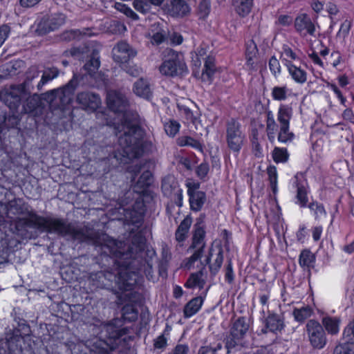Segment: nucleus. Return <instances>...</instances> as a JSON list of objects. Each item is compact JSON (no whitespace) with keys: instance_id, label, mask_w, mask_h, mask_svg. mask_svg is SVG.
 I'll list each match as a JSON object with an SVG mask.
<instances>
[{"instance_id":"de8ad7c7","label":"nucleus","mask_w":354,"mask_h":354,"mask_svg":"<svg viewBox=\"0 0 354 354\" xmlns=\"http://www.w3.org/2000/svg\"><path fill=\"white\" fill-rule=\"evenodd\" d=\"M278 130V124L275 122H266V133L270 142H274L275 134Z\"/></svg>"},{"instance_id":"37998d69","label":"nucleus","mask_w":354,"mask_h":354,"mask_svg":"<svg viewBox=\"0 0 354 354\" xmlns=\"http://www.w3.org/2000/svg\"><path fill=\"white\" fill-rule=\"evenodd\" d=\"M39 100L37 96H30L27 98L24 104V109L26 113H31L39 106Z\"/></svg>"},{"instance_id":"cd10ccee","label":"nucleus","mask_w":354,"mask_h":354,"mask_svg":"<svg viewBox=\"0 0 354 354\" xmlns=\"http://www.w3.org/2000/svg\"><path fill=\"white\" fill-rule=\"evenodd\" d=\"M292 116V109L287 104H281L277 112V121L280 125H290Z\"/></svg>"},{"instance_id":"13d9d810","label":"nucleus","mask_w":354,"mask_h":354,"mask_svg":"<svg viewBox=\"0 0 354 354\" xmlns=\"http://www.w3.org/2000/svg\"><path fill=\"white\" fill-rule=\"evenodd\" d=\"M258 49L253 40H250L246 44L245 57H257Z\"/></svg>"},{"instance_id":"6e6552de","label":"nucleus","mask_w":354,"mask_h":354,"mask_svg":"<svg viewBox=\"0 0 354 354\" xmlns=\"http://www.w3.org/2000/svg\"><path fill=\"white\" fill-rule=\"evenodd\" d=\"M306 333L311 346L315 349L323 348L327 342L323 326L315 319H310L306 324Z\"/></svg>"},{"instance_id":"bf43d9fd","label":"nucleus","mask_w":354,"mask_h":354,"mask_svg":"<svg viewBox=\"0 0 354 354\" xmlns=\"http://www.w3.org/2000/svg\"><path fill=\"white\" fill-rule=\"evenodd\" d=\"M269 67L271 72L274 76H277L281 72V66L278 59L274 57H272L269 61Z\"/></svg>"},{"instance_id":"052dcab7","label":"nucleus","mask_w":354,"mask_h":354,"mask_svg":"<svg viewBox=\"0 0 354 354\" xmlns=\"http://www.w3.org/2000/svg\"><path fill=\"white\" fill-rule=\"evenodd\" d=\"M115 8L118 10H120L122 12H124L128 17H130L131 18L133 19H138V15L134 12L130 8L127 7L124 4L122 3H116Z\"/></svg>"},{"instance_id":"9b49d317","label":"nucleus","mask_w":354,"mask_h":354,"mask_svg":"<svg viewBox=\"0 0 354 354\" xmlns=\"http://www.w3.org/2000/svg\"><path fill=\"white\" fill-rule=\"evenodd\" d=\"M161 74L166 76H178L187 73L185 64L178 59H171L165 61L159 67Z\"/></svg>"},{"instance_id":"7ed1b4c3","label":"nucleus","mask_w":354,"mask_h":354,"mask_svg":"<svg viewBox=\"0 0 354 354\" xmlns=\"http://www.w3.org/2000/svg\"><path fill=\"white\" fill-rule=\"evenodd\" d=\"M248 330L249 323L244 317H240L232 323L224 340L227 353L239 351L244 346L243 339Z\"/></svg>"},{"instance_id":"ddd939ff","label":"nucleus","mask_w":354,"mask_h":354,"mask_svg":"<svg viewBox=\"0 0 354 354\" xmlns=\"http://www.w3.org/2000/svg\"><path fill=\"white\" fill-rule=\"evenodd\" d=\"M76 101L83 109L91 111H95L101 104L100 95L89 91L79 93Z\"/></svg>"},{"instance_id":"e2e57ef3","label":"nucleus","mask_w":354,"mask_h":354,"mask_svg":"<svg viewBox=\"0 0 354 354\" xmlns=\"http://www.w3.org/2000/svg\"><path fill=\"white\" fill-rule=\"evenodd\" d=\"M209 169V167L208 163L202 162L197 167L196 172L197 176L201 179H203L207 175Z\"/></svg>"},{"instance_id":"7c9ffc66","label":"nucleus","mask_w":354,"mask_h":354,"mask_svg":"<svg viewBox=\"0 0 354 354\" xmlns=\"http://www.w3.org/2000/svg\"><path fill=\"white\" fill-rule=\"evenodd\" d=\"M176 143L179 147H191L196 150L203 151V145L197 140L189 136H182L177 138Z\"/></svg>"},{"instance_id":"774afa93","label":"nucleus","mask_w":354,"mask_h":354,"mask_svg":"<svg viewBox=\"0 0 354 354\" xmlns=\"http://www.w3.org/2000/svg\"><path fill=\"white\" fill-rule=\"evenodd\" d=\"M189 350L187 344H177L173 350V354H188Z\"/></svg>"},{"instance_id":"49530a36","label":"nucleus","mask_w":354,"mask_h":354,"mask_svg":"<svg viewBox=\"0 0 354 354\" xmlns=\"http://www.w3.org/2000/svg\"><path fill=\"white\" fill-rule=\"evenodd\" d=\"M39 75V71L35 66L30 67L26 73V80L24 82L25 86L29 87L31 82Z\"/></svg>"},{"instance_id":"1a4fd4ad","label":"nucleus","mask_w":354,"mask_h":354,"mask_svg":"<svg viewBox=\"0 0 354 354\" xmlns=\"http://www.w3.org/2000/svg\"><path fill=\"white\" fill-rule=\"evenodd\" d=\"M137 51L127 42L119 41L113 48V60L122 64H127L131 59L136 57Z\"/></svg>"},{"instance_id":"79ce46f5","label":"nucleus","mask_w":354,"mask_h":354,"mask_svg":"<svg viewBox=\"0 0 354 354\" xmlns=\"http://www.w3.org/2000/svg\"><path fill=\"white\" fill-rule=\"evenodd\" d=\"M333 354H354V343L346 342L339 344L335 348Z\"/></svg>"},{"instance_id":"a19ab883","label":"nucleus","mask_w":354,"mask_h":354,"mask_svg":"<svg viewBox=\"0 0 354 354\" xmlns=\"http://www.w3.org/2000/svg\"><path fill=\"white\" fill-rule=\"evenodd\" d=\"M180 127V123L174 120H169L164 124L165 131L170 137H174L179 131Z\"/></svg>"},{"instance_id":"2eb2a0df","label":"nucleus","mask_w":354,"mask_h":354,"mask_svg":"<svg viewBox=\"0 0 354 354\" xmlns=\"http://www.w3.org/2000/svg\"><path fill=\"white\" fill-rule=\"evenodd\" d=\"M65 23V16L62 14H55L48 18L42 19L37 26V31L46 34L59 28Z\"/></svg>"},{"instance_id":"423d86ee","label":"nucleus","mask_w":354,"mask_h":354,"mask_svg":"<svg viewBox=\"0 0 354 354\" xmlns=\"http://www.w3.org/2000/svg\"><path fill=\"white\" fill-rule=\"evenodd\" d=\"M246 136L240 122L232 118L226 122L225 140L227 147L238 154L242 149Z\"/></svg>"},{"instance_id":"0e129e2a","label":"nucleus","mask_w":354,"mask_h":354,"mask_svg":"<svg viewBox=\"0 0 354 354\" xmlns=\"http://www.w3.org/2000/svg\"><path fill=\"white\" fill-rule=\"evenodd\" d=\"M167 345V339L163 334L154 339L153 347L155 349H164Z\"/></svg>"},{"instance_id":"a18cd8bd","label":"nucleus","mask_w":354,"mask_h":354,"mask_svg":"<svg viewBox=\"0 0 354 354\" xmlns=\"http://www.w3.org/2000/svg\"><path fill=\"white\" fill-rule=\"evenodd\" d=\"M152 183V174L149 171H144L139 178L137 183L140 187H147Z\"/></svg>"},{"instance_id":"338daca9","label":"nucleus","mask_w":354,"mask_h":354,"mask_svg":"<svg viewBox=\"0 0 354 354\" xmlns=\"http://www.w3.org/2000/svg\"><path fill=\"white\" fill-rule=\"evenodd\" d=\"M277 23L283 26H288L292 23V18L288 15H281L278 17Z\"/></svg>"},{"instance_id":"680f3d73","label":"nucleus","mask_w":354,"mask_h":354,"mask_svg":"<svg viewBox=\"0 0 354 354\" xmlns=\"http://www.w3.org/2000/svg\"><path fill=\"white\" fill-rule=\"evenodd\" d=\"M10 27L8 24L0 26V47L5 42L10 33Z\"/></svg>"},{"instance_id":"c9c22d12","label":"nucleus","mask_w":354,"mask_h":354,"mask_svg":"<svg viewBox=\"0 0 354 354\" xmlns=\"http://www.w3.org/2000/svg\"><path fill=\"white\" fill-rule=\"evenodd\" d=\"M290 90L287 86H274L272 89V97L274 100L284 101L289 95Z\"/></svg>"},{"instance_id":"c03bdc74","label":"nucleus","mask_w":354,"mask_h":354,"mask_svg":"<svg viewBox=\"0 0 354 354\" xmlns=\"http://www.w3.org/2000/svg\"><path fill=\"white\" fill-rule=\"evenodd\" d=\"M267 174L269 177L270 185L272 188L273 192H274L277 189V171L276 167H274V165H270L267 168Z\"/></svg>"},{"instance_id":"ea45409f","label":"nucleus","mask_w":354,"mask_h":354,"mask_svg":"<svg viewBox=\"0 0 354 354\" xmlns=\"http://www.w3.org/2000/svg\"><path fill=\"white\" fill-rule=\"evenodd\" d=\"M133 6L138 12L147 14L151 12L152 6L149 0H133Z\"/></svg>"},{"instance_id":"6e6d98bb","label":"nucleus","mask_w":354,"mask_h":354,"mask_svg":"<svg viewBox=\"0 0 354 354\" xmlns=\"http://www.w3.org/2000/svg\"><path fill=\"white\" fill-rule=\"evenodd\" d=\"M177 106H178V109L180 111V113L185 116V119L187 121L194 122L195 118L193 114V112L190 110V109H189L188 107H187L185 105L180 104H178Z\"/></svg>"},{"instance_id":"8fccbe9b","label":"nucleus","mask_w":354,"mask_h":354,"mask_svg":"<svg viewBox=\"0 0 354 354\" xmlns=\"http://www.w3.org/2000/svg\"><path fill=\"white\" fill-rule=\"evenodd\" d=\"M123 70L133 77L139 76L142 72V68L137 65H127L126 64H122Z\"/></svg>"},{"instance_id":"f8f14e48","label":"nucleus","mask_w":354,"mask_h":354,"mask_svg":"<svg viewBox=\"0 0 354 354\" xmlns=\"http://www.w3.org/2000/svg\"><path fill=\"white\" fill-rule=\"evenodd\" d=\"M295 30L301 36H315V26L309 15L306 13L298 15L294 21Z\"/></svg>"},{"instance_id":"2f4dec72","label":"nucleus","mask_w":354,"mask_h":354,"mask_svg":"<svg viewBox=\"0 0 354 354\" xmlns=\"http://www.w3.org/2000/svg\"><path fill=\"white\" fill-rule=\"evenodd\" d=\"M59 75V70L55 67L48 68L44 71L41 78L37 84V89L41 90L43 86L48 82L56 78Z\"/></svg>"},{"instance_id":"f3484780","label":"nucleus","mask_w":354,"mask_h":354,"mask_svg":"<svg viewBox=\"0 0 354 354\" xmlns=\"http://www.w3.org/2000/svg\"><path fill=\"white\" fill-rule=\"evenodd\" d=\"M152 85L147 78L141 77L134 82L133 92L138 97L149 100L152 96Z\"/></svg>"},{"instance_id":"4c0bfd02","label":"nucleus","mask_w":354,"mask_h":354,"mask_svg":"<svg viewBox=\"0 0 354 354\" xmlns=\"http://www.w3.org/2000/svg\"><path fill=\"white\" fill-rule=\"evenodd\" d=\"M272 155L274 161L277 163L286 162L289 158V153L286 148L275 147Z\"/></svg>"},{"instance_id":"39448f33","label":"nucleus","mask_w":354,"mask_h":354,"mask_svg":"<svg viewBox=\"0 0 354 354\" xmlns=\"http://www.w3.org/2000/svg\"><path fill=\"white\" fill-rule=\"evenodd\" d=\"M78 76L74 75L72 80L63 88L52 90L47 92L45 99L49 102L52 106H57L62 109L66 104H68L73 98L74 91L79 84Z\"/></svg>"},{"instance_id":"6ab92c4d","label":"nucleus","mask_w":354,"mask_h":354,"mask_svg":"<svg viewBox=\"0 0 354 354\" xmlns=\"http://www.w3.org/2000/svg\"><path fill=\"white\" fill-rule=\"evenodd\" d=\"M189 12V6L185 0H171L167 7L168 14L174 17H183Z\"/></svg>"},{"instance_id":"e433bc0d","label":"nucleus","mask_w":354,"mask_h":354,"mask_svg":"<svg viewBox=\"0 0 354 354\" xmlns=\"http://www.w3.org/2000/svg\"><path fill=\"white\" fill-rule=\"evenodd\" d=\"M308 208L313 214L316 220H320L326 216V212L324 205L318 202L310 203L308 205Z\"/></svg>"},{"instance_id":"4be33fe9","label":"nucleus","mask_w":354,"mask_h":354,"mask_svg":"<svg viewBox=\"0 0 354 354\" xmlns=\"http://www.w3.org/2000/svg\"><path fill=\"white\" fill-rule=\"evenodd\" d=\"M192 224V218L190 215H187L180 222L175 232V239L178 243H183L187 239Z\"/></svg>"},{"instance_id":"58836bf2","label":"nucleus","mask_w":354,"mask_h":354,"mask_svg":"<svg viewBox=\"0 0 354 354\" xmlns=\"http://www.w3.org/2000/svg\"><path fill=\"white\" fill-rule=\"evenodd\" d=\"M122 315L124 319L131 322L137 319L138 311L133 305L127 304L122 308Z\"/></svg>"},{"instance_id":"864d4df0","label":"nucleus","mask_w":354,"mask_h":354,"mask_svg":"<svg viewBox=\"0 0 354 354\" xmlns=\"http://www.w3.org/2000/svg\"><path fill=\"white\" fill-rule=\"evenodd\" d=\"M252 149L254 155L260 158L263 156V149L258 141L257 136L254 135L252 139Z\"/></svg>"},{"instance_id":"b1692460","label":"nucleus","mask_w":354,"mask_h":354,"mask_svg":"<svg viewBox=\"0 0 354 354\" xmlns=\"http://www.w3.org/2000/svg\"><path fill=\"white\" fill-rule=\"evenodd\" d=\"M204 299L201 297H196L186 304L183 313L185 318H189L196 314L201 308Z\"/></svg>"},{"instance_id":"393cba45","label":"nucleus","mask_w":354,"mask_h":354,"mask_svg":"<svg viewBox=\"0 0 354 354\" xmlns=\"http://www.w3.org/2000/svg\"><path fill=\"white\" fill-rule=\"evenodd\" d=\"M205 284V280L203 279V270L198 272L192 273L187 279L185 286L188 288H198L203 289Z\"/></svg>"},{"instance_id":"20e7f679","label":"nucleus","mask_w":354,"mask_h":354,"mask_svg":"<svg viewBox=\"0 0 354 354\" xmlns=\"http://www.w3.org/2000/svg\"><path fill=\"white\" fill-rule=\"evenodd\" d=\"M70 52L72 56L79 59H83L85 57L84 54H86V57L89 58L83 66V70L86 73L83 75L82 78L84 77L86 78L90 77L96 80L97 82L100 81L97 80L98 77H100V80H103L101 75L97 73L100 66V56L97 50L94 49L91 50L88 47L83 46L73 48Z\"/></svg>"},{"instance_id":"dca6fc26","label":"nucleus","mask_w":354,"mask_h":354,"mask_svg":"<svg viewBox=\"0 0 354 354\" xmlns=\"http://www.w3.org/2000/svg\"><path fill=\"white\" fill-rule=\"evenodd\" d=\"M265 328L261 329L263 334L271 332L275 334L281 333L285 327L283 319L276 313L269 314L264 320Z\"/></svg>"},{"instance_id":"c756f323","label":"nucleus","mask_w":354,"mask_h":354,"mask_svg":"<svg viewBox=\"0 0 354 354\" xmlns=\"http://www.w3.org/2000/svg\"><path fill=\"white\" fill-rule=\"evenodd\" d=\"M295 178L297 179V201L296 203L298 204L301 207H306V204L308 203V196H307V190L306 186L304 183L298 182V175L295 176Z\"/></svg>"},{"instance_id":"a211bd4d","label":"nucleus","mask_w":354,"mask_h":354,"mask_svg":"<svg viewBox=\"0 0 354 354\" xmlns=\"http://www.w3.org/2000/svg\"><path fill=\"white\" fill-rule=\"evenodd\" d=\"M144 205L140 202H136L132 209H124L125 219L132 224L138 225L143 219Z\"/></svg>"},{"instance_id":"0eeeda50","label":"nucleus","mask_w":354,"mask_h":354,"mask_svg":"<svg viewBox=\"0 0 354 354\" xmlns=\"http://www.w3.org/2000/svg\"><path fill=\"white\" fill-rule=\"evenodd\" d=\"M205 236V230H192L191 244L187 250L188 253L192 252V254L186 259L185 266L187 268H191L194 263L202 257L206 245Z\"/></svg>"},{"instance_id":"a878e982","label":"nucleus","mask_w":354,"mask_h":354,"mask_svg":"<svg viewBox=\"0 0 354 354\" xmlns=\"http://www.w3.org/2000/svg\"><path fill=\"white\" fill-rule=\"evenodd\" d=\"M216 71L214 58L207 56L205 58L204 68L201 74V79L203 82H210Z\"/></svg>"},{"instance_id":"69168bd1","label":"nucleus","mask_w":354,"mask_h":354,"mask_svg":"<svg viewBox=\"0 0 354 354\" xmlns=\"http://www.w3.org/2000/svg\"><path fill=\"white\" fill-rule=\"evenodd\" d=\"M165 35L162 31H158L151 36V43L158 45L165 40Z\"/></svg>"},{"instance_id":"bb28decb","label":"nucleus","mask_w":354,"mask_h":354,"mask_svg":"<svg viewBox=\"0 0 354 354\" xmlns=\"http://www.w3.org/2000/svg\"><path fill=\"white\" fill-rule=\"evenodd\" d=\"M340 318L337 317L325 316L322 318V324L327 332L331 335H336L339 330Z\"/></svg>"},{"instance_id":"3c124183","label":"nucleus","mask_w":354,"mask_h":354,"mask_svg":"<svg viewBox=\"0 0 354 354\" xmlns=\"http://www.w3.org/2000/svg\"><path fill=\"white\" fill-rule=\"evenodd\" d=\"M352 23L350 20L346 19L340 26V28L337 32V36L342 37L344 39L348 35L351 30Z\"/></svg>"},{"instance_id":"473e14b6","label":"nucleus","mask_w":354,"mask_h":354,"mask_svg":"<svg viewBox=\"0 0 354 354\" xmlns=\"http://www.w3.org/2000/svg\"><path fill=\"white\" fill-rule=\"evenodd\" d=\"M292 314L296 321L302 323L312 315L313 309L308 306H303L295 308Z\"/></svg>"},{"instance_id":"412c9836","label":"nucleus","mask_w":354,"mask_h":354,"mask_svg":"<svg viewBox=\"0 0 354 354\" xmlns=\"http://www.w3.org/2000/svg\"><path fill=\"white\" fill-rule=\"evenodd\" d=\"M285 66L292 79L297 84H303L307 80V73L304 69L292 64L290 60L285 59Z\"/></svg>"},{"instance_id":"09e8293b","label":"nucleus","mask_w":354,"mask_h":354,"mask_svg":"<svg viewBox=\"0 0 354 354\" xmlns=\"http://www.w3.org/2000/svg\"><path fill=\"white\" fill-rule=\"evenodd\" d=\"M343 337L346 342H351L354 343V319L344 328Z\"/></svg>"},{"instance_id":"4468645a","label":"nucleus","mask_w":354,"mask_h":354,"mask_svg":"<svg viewBox=\"0 0 354 354\" xmlns=\"http://www.w3.org/2000/svg\"><path fill=\"white\" fill-rule=\"evenodd\" d=\"M187 194L189 196V202L190 208L194 212L200 211L206 201L205 193L202 191L196 190L199 187L198 184H187Z\"/></svg>"},{"instance_id":"72a5a7b5","label":"nucleus","mask_w":354,"mask_h":354,"mask_svg":"<svg viewBox=\"0 0 354 354\" xmlns=\"http://www.w3.org/2000/svg\"><path fill=\"white\" fill-rule=\"evenodd\" d=\"M315 260L314 254L309 250L301 251L299 257V263L303 268H310Z\"/></svg>"},{"instance_id":"603ef678","label":"nucleus","mask_w":354,"mask_h":354,"mask_svg":"<svg viewBox=\"0 0 354 354\" xmlns=\"http://www.w3.org/2000/svg\"><path fill=\"white\" fill-rule=\"evenodd\" d=\"M207 47L204 45H201L195 52V56L196 59L193 60L195 66H200L201 64V59H205L204 57L207 54Z\"/></svg>"},{"instance_id":"5701e85b","label":"nucleus","mask_w":354,"mask_h":354,"mask_svg":"<svg viewBox=\"0 0 354 354\" xmlns=\"http://www.w3.org/2000/svg\"><path fill=\"white\" fill-rule=\"evenodd\" d=\"M29 332V328L27 330V333ZM28 333L25 335H22L19 329L15 330L12 334L7 337V344L8 349L10 352H14L17 350L22 351L21 342L24 340V338Z\"/></svg>"},{"instance_id":"aec40b11","label":"nucleus","mask_w":354,"mask_h":354,"mask_svg":"<svg viewBox=\"0 0 354 354\" xmlns=\"http://www.w3.org/2000/svg\"><path fill=\"white\" fill-rule=\"evenodd\" d=\"M22 93L23 88L21 86H11L10 91L5 93L3 100L10 109L17 108L21 100Z\"/></svg>"},{"instance_id":"4d7b16f0","label":"nucleus","mask_w":354,"mask_h":354,"mask_svg":"<svg viewBox=\"0 0 354 354\" xmlns=\"http://www.w3.org/2000/svg\"><path fill=\"white\" fill-rule=\"evenodd\" d=\"M225 281L231 284L234 281V274L233 272L232 263L231 261L227 262V264L225 268Z\"/></svg>"},{"instance_id":"5fc2aeb1","label":"nucleus","mask_w":354,"mask_h":354,"mask_svg":"<svg viewBox=\"0 0 354 354\" xmlns=\"http://www.w3.org/2000/svg\"><path fill=\"white\" fill-rule=\"evenodd\" d=\"M282 56L285 57L283 59L284 63L285 59L291 62L297 59L296 53L287 45H284L282 48Z\"/></svg>"},{"instance_id":"9d476101","label":"nucleus","mask_w":354,"mask_h":354,"mask_svg":"<svg viewBox=\"0 0 354 354\" xmlns=\"http://www.w3.org/2000/svg\"><path fill=\"white\" fill-rule=\"evenodd\" d=\"M208 265L212 276L214 277L220 270L223 262V251L220 247L212 246L208 251V254L205 260Z\"/></svg>"},{"instance_id":"c85d7f7f","label":"nucleus","mask_w":354,"mask_h":354,"mask_svg":"<svg viewBox=\"0 0 354 354\" xmlns=\"http://www.w3.org/2000/svg\"><path fill=\"white\" fill-rule=\"evenodd\" d=\"M232 6L240 16L247 15L251 10L253 0H232Z\"/></svg>"},{"instance_id":"f03ea898","label":"nucleus","mask_w":354,"mask_h":354,"mask_svg":"<svg viewBox=\"0 0 354 354\" xmlns=\"http://www.w3.org/2000/svg\"><path fill=\"white\" fill-rule=\"evenodd\" d=\"M108 107L115 113H124L121 123L115 127L120 151L114 157L122 163L142 156L146 146L143 141L145 131L142 126L145 120L136 112L127 111L128 100L121 93L109 91L106 95Z\"/></svg>"},{"instance_id":"f704fd0d","label":"nucleus","mask_w":354,"mask_h":354,"mask_svg":"<svg viewBox=\"0 0 354 354\" xmlns=\"http://www.w3.org/2000/svg\"><path fill=\"white\" fill-rule=\"evenodd\" d=\"M295 135L290 131V125H280L278 134V140L282 143H288L292 141Z\"/></svg>"},{"instance_id":"f257e3e1","label":"nucleus","mask_w":354,"mask_h":354,"mask_svg":"<svg viewBox=\"0 0 354 354\" xmlns=\"http://www.w3.org/2000/svg\"><path fill=\"white\" fill-rule=\"evenodd\" d=\"M15 225L18 230L30 227L92 243L100 254L101 263L107 267V270L100 273L99 278L103 277L114 282L121 290H131L142 272L148 280L155 279L152 258L145 251L146 239L140 234H135L131 243L126 244L106 234L97 236L92 231L77 228L63 218L42 216L32 211L28 212L26 217L17 218Z\"/></svg>"}]
</instances>
